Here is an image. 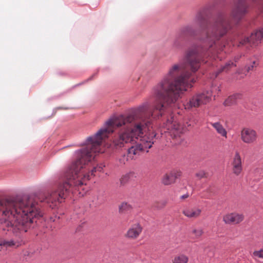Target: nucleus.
<instances>
[{
  "instance_id": "nucleus-2",
  "label": "nucleus",
  "mask_w": 263,
  "mask_h": 263,
  "mask_svg": "<svg viewBox=\"0 0 263 263\" xmlns=\"http://www.w3.org/2000/svg\"><path fill=\"white\" fill-rule=\"evenodd\" d=\"M134 120V117L129 115L126 118L121 117L110 119L107 121L104 126L100 129L94 135L88 137L86 140V147L76 151V160L72 162L65 169L62 178L65 180L59 185L57 191L46 196L41 202H46L52 208H55L66 198L68 193L73 187L81 186L86 184L85 181L90 179V175L95 176V172H102L105 165L100 164L94 167L91 172L85 174L83 168L88 162L95 158L94 154L100 153V145L103 137L113 132L112 127H120L126 123H130Z\"/></svg>"
},
{
  "instance_id": "nucleus-1",
  "label": "nucleus",
  "mask_w": 263,
  "mask_h": 263,
  "mask_svg": "<svg viewBox=\"0 0 263 263\" xmlns=\"http://www.w3.org/2000/svg\"><path fill=\"white\" fill-rule=\"evenodd\" d=\"M223 49H189L185 56L186 65L191 71L182 68L179 64L171 66L168 72L162 78L153 86L151 91V98L154 102L151 109V101H146L139 105L135 110L134 117L138 116L141 119L140 123L135 124L132 128L121 130L119 135L113 140L114 145L117 148H121L125 144L140 140L139 142L130 147L128 149V157L130 159H135L141 152L150 148L154 144L153 138L156 134H152L151 137L143 136L144 127L149 128L153 119H158L167 111V107L174 104L181 96L191 88L196 80L193 77L200 68L202 62L205 63V59L210 57L215 59L219 58L218 54ZM128 115L127 116V117ZM123 116H120V117ZM119 118L117 117V118Z\"/></svg>"
},
{
  "instance_id": "nucleus-3",
  "label": "nucleus",
  "mask_w": 263,
  "mask_h": 263,
  "mask_svg": "<svg viewBox=\"0 0 263 263\" xmlns=\"http://www.w3.org/2000/svg\"><path fill=\"white\" fill-rule=\"evenodd\" d=\"M0 229L11 232L18 239H0V246L17 248L24 243L23 235L32 227L36 219L42 216L38 206L29 196H17L16 199L0 201Z\"/></svg>"
},
{
  "instance_id": "nucleus-21",
  "label": "nucleus",
  "mask_w": 263,
  "mask_h": 263,
  "mask_svg": "<svg viewBox=\"0 0 263 263\" xmlns=\"http://www.w3.org/2000/svg\"><path fill=\"white\" fill-rule=\"evenodd\" d=\"M193 32V28L191 26H186L181 30L182 34H192Z\"/></svg>"
},
{
  "instance_id": "nucleus-16",
  "label": "nucleus",
  "mask_w": 263,
  "mask_h": 263,
  "mask_svg": "<svg viewBox=\"0 0 263 263\" xmlns=\"http://www.w3.org/2000/svg\"><path fill=\"white\" fill-rule=\"evenodd\" d=\"M236 64L234 63V62L232 61H229L228 63L226 64V65L222 67H221L220 69L218 70L216 73V76L220 73L222 71H228L230 69H231L232 68L236 67Z\"/></svg>"
},
{
  "instance_id": "nucleus-13",
  "label": "nucleus",
  "mask_w": 263,
  "mask_h": 263,
  "mask_svg": "<svg viewBox=\"0 0 263 263\" xmlns=\"http://www.w3.org/2000/svg\"><path fill=\"white\" fill-rule=\"evenodd\" d=\"M211 125L218 134L225 138L227 137V132L219 122L212 123Z\"/></svg>"
},
{
  "instance_id": "nucleus-8",
  "label": "nucleus",
  "mask_w": 263,
  "mask_h": 263,
  "mask_svg": "<svg viewBox=\"0 0 263 263\" xmlns=\"http://www.w3.org/2000/svg\"><path fill=\"white\" fill-rule=\"evenodd\" d=\"M247 12L246 0H238L232 10L233 18L238 21L242 18Z\"/></svg>"
},
{
  "instance_id": "nucleus-28",
  "label": "nucleus",
  "mask_w": 263,
  "mask_h": 263,
  "mask_svg": "<svg viewBox=\"0 0 263 263\" xmlns=\"http://www.w3.org/2000/svg\"><path fill=\"white\" fill-rule=\"evenodd\" d=\"M242 57V54H240V55H237L236 57H235L234 58V60L235 61V62H237V61L239 60V59Z\"/></svg>"
},
{
  "instance_id": "nucleus-6",
  "label": "nucleus",
  "mask_w": 263,
  "mask_h": 263,
  "mask_svg": "<svg viewBox=\"0 0 263 263\" xmlns=\"http://www.w3.org/2000/svg\"><path fill=\"white\" fill-rule=\"evenodd\" d=\"M262 38L263 27L252 33L250 37H247L241 40L239 43L238 46L246 45L247 43H249L250 44L254 46H257L260 43Z\"/></svg>"
},
{
  "instance_id": "nucleus-10",
  "label": "nucleus",
  "mask_w": 263,
  "mask_h": 263,
  "mask_svg": "<svg viewBox=\"0 0 263 263\" xmlns=\"http://www.w3.org/2000/svg\"><path fill=\"white\" fill-rule=\"evenodd\" d=\"M142 230L143 227L140 223L136 222L129 227L125 234V237L130 240H135L141 235Z\"/></svg>"
},
{
  "instance_id": "nucleus-29",
  "label": "nucleus",
  "mask_w": 263,
  "mask_h": 263,
  "mask_svg": "<svg viewBox=\"0 0 263 263\" xmlns=\"http://www.w3.org/2000/svg\"><path fill=\"white\" fill-rule=\"evenodd\" d=\"M174 46H175V47H178V44H177V42H176V41H175V42H174Z\"/></svg>"
},
{
  "instance_id": "nucleus-20",
  "label": "nucleus",
  "mask_w": 263,
  "mask_h": 263,
  "mask_svg": "<svg viewBox=\"0 0 263 263\" xmlns=\"http://www.w3.org/2000/svg\"><path fill=\"white\" fill-rule=\"evenodd\" d=\"M252 257L256 259L257 258L263 259V249L254 251L252 254Z\"/></svg>"
},
{
  "instance_id": "nucleus-15",
  "label": "nucleus",
  "mask_w": 263,
  "mask_h": 263,
  "mask_svg": "<svg viewBox=\"0 0 263 263\" xmlns=\"http://www.w3.org/2000/svg\"><path fill=\"white\" fill-rule=\"evenodd\" d=\"M188 261V256L184 254L175 255L172 260V263H187Z\"/></svg>"
},
{
  "instance_id": "nucleus-31",
  "label": "nucleus",
  "mask_w": 263,
  "mask_h": 263,
  "mask_svg": "<svg viewBox=\"0 0 263 263\" xmlns=\"http://www.w3.org/2000/svg\"><path fill=\"white\" fill-rule=\"evenodd\" d=\"M217 88H218V91H220V89H219V87H217Z\"/></svg>"
},
{
  "instance_id": "nucleus-19",
  "label": "nucleus",
  "mask_w": 263,
  "mask_h": 263,
  "mask_svg": "<svg viewBox=\"0 0 263 263\" xmlns=\"http://www.w3.org/2000/svg\"><path fill=\"white\" fill-rule=\"evenodd\" d=\"M192 233L194 235L195 238H199L203 234V231L201 228L194 229L192 230Z\"/></svg>"
},
{
  "instance_id": "nucleus-17",
  "label": "nucleus",
  "mask_w": 263,
  "mask_h": 263,
  "mask_svg": "<svg viewBox=\"0 0 263 263\" xmlns=\"http://www.w3.org/2000/svg\"><path fill=\"white\" fill-rule=\"evenodd\" d=\"M162 182L165 185H168L175 182L171 173L165 174L162 180Z\"/></svg>"
},
{
  "instance_id": "nucleus-14",
  "label": "nucleus",
  "mask_w": 263,
  "mask_h": 263,
  "mask_svg": "<svg viewBox=\"0 0 263 263\" xmlns=\"http://www.w3.org/2000/svg\"><path fill=\"white\" fill-rule=\"evenodd\" d=\"M242 94L239 93H235L230 96L224 102L225 105H230L234 104L238 100L242 98Z\"/></svg>"
},
{
  "instance_id": "nucleus-25",
  "label": "nucleus",
  "mask_w": 263,
  "mask_h": 263,
  "mask_svg": "<svg viewBox=\"0 0 263 263\" xmlns=\"http://www.w3.org/2000/svg\"><path fill=\"white\" fill-rule=\"evenodd\" d=\"M196 176L199 179H202L205 177V173L203 171H200L196 174Z\"/></svg>"
},
{
  "instance_id": "nucleus-4",
  "label": "nucleus",
  "mask_w": 263,
  "mask_h": 263,
  "mask_svg": "<svg viewBox=\"0 0 263 263\" xmlns=\"http://www.w3.org/2000/svg\"><path fill=\"white\" fill-rule=\"evenodd\" d=\"M212 96L213 92L211 90H203L197 93L183 103L184 108L191 110L205 105L211 101Z\"/></svg>"
},
{
  "instance_id": "nucleus-7",
  "label": "nucleus",
  "mask_w": 263,
  "mask_h": 263,
  "mask_svg": "<svg viewBox=\"0 0 263 263\" xmlns=\"http://www.w3.org/2000/svg\"><path fill=\"white\" fill-rule=\"evenodd\" d=\"M232 172L236 176H240L243 170L242 160L238 151L235 152L231 163Z\"/></svg>"
},
{
  "instance_id": "nucleus-12",
  "label": "nucleus",
  "mask_w": 263,
  "mask_h": 263,
  "mask_svg": "<svg viewBox=\"0 0 263 263\" xmlns=\"http://www.w3.org/2000/svg\"><path fill=\"white\" fill-rule=\"evenodd\" d=\"M182 213L189 218L196 219L200 216L201 210L197 208H187L183 210Z\"/></svg>"
},
{
  "instance_id": "nucleus-26",
  "label": "nucleus",
  "mask_w": 263,
  "mask_h": 263,
  "mask_svg": "<svg viewBox=\"0 0 263 263\" xmlns=\"http://www.w3.org/2000/svg\"><path fill=\"white\" fill-rule=\"evenodd\" d=\"M255 61H253L252 64L250 65L246 66L247 71L248 72H249L250 70H253V68L255 66Z\"/></svg>"
},
{
  "instance_id": "nucleus-11",
  "label": "nucleus",
  "mask_w": 263,
  "mask_h": 263,
  "mask_svg": "<svg viewBox=\"0 0 263 263\" xmlns=\"http://www.w3.org/2000/svg\"><path fill=\"white\" fill-rule=\"evenodd\" d=\"M243 218L242 214L234 212L226 214L223 217V221L226 224H236L242 221Z\"/></svg>"
},
{
  "instance_id": "nucleus-5",
  "label": "nucleus",
  "mask_w": 263,
  "mask_h": 263,
  "mask_svg": "<svg viewBox=\"0 0 263 263\" xmlns=\"http://www.w3.org/2000/svg\"><path fill=\"white\" fill-rule=\"evenodd\" d=\"M194 124V121L190 120L189 122H186L183 127L175 120L173 117H171V119H168L165 123V128H166V131H164V132H168L172 137L176 138L180 136L187 127L193 126Z\"/></svg>"
},
{
  "instance_id": "nucleus-27",
  "label": "nucleus",
  "mask_w": 263,
  "mask_h": 263,
  "mask_svg": "<svg viewBox=\"0 0 263 263\" xmlns=\"http://www.w3.org/2000/svg\"><path fill=\"white\" fill-rule=\"evenodd\" d=\"M189 195L187 193V194H184L182 196H181L180 197V198L182 199H184L187 198V197H189Z\"/></svg>"
},
{
  "instance_id": "nucleus-30",
  "label": "nucleus",
  "mask_w": 263,
  "mask_h": 263,
  "mask_svg": "<svg viewBox=\"0 0 263 263\" xmlns=\"http://www.w3.org/2000/svg\"><path fill=\"white\" fill-rule=\"evenodd\" d=\"M50 220L52 221L53 222H54V221H56V219H53V218H50Z\"/></svg>"
},
{
  "instance_id": "nucleus-9",
  "label": "nucleus",
  "mask_w": 263,
  "mask_h": 263,
  "mask_svg": "<svg viewBox=\"0 0 263 263\" xmlns=\"http://www.w3.org/2000/svg\"><path fill=\"white\" fill-rule=\"evenodd\" d=\"M241 140L246 144H252L256 141L257 134L256 132L250 128H243L240 133Z\"/></svg>"
},
{
  "instance_id": "nucleus-24",
  "label": "nucleus",
  "mask_w": 263,
  "mask_h": 263,
  "mask_svg": "<svg viewBox=\"0 0 263 263\" xmlns=\"http://www.w3.org/2000/svg\"><path fill=\"white\" fill-rule=\"evenodd\" d=\"M130 174H126L123 175L120 179V182L122 184H124L127 183L130 179Z\"/></svg>"
},
{
  "instance_id": "nucleus-23",
  "label": "nucleus",
  "mask_w": 263,
  "mask_h": 263,
  "mask_svg": "<svg viewBox=\"0 0 263 263\" xmlns=\"http://www.w3.org/2000/svg\"><path fill=\"white\" fill-rule=\"evenodd\" d=\"M129 159H130L129 157H128V154H127V155H123L119 158V161L120 164H125Z\"/></svg>"
},
{
  "instance_id": "nucleus-22",
  "label": "nucleus",
  "mask_w": 263,
  "mask_h": 263,
  "mask_svg": "<svg viewBox=\"0 0 263 263\" xmlns=\"http://www.w3.org/2000/svg\"><path fill=\"white\" fill-rule=\"evenodd\" d=\"M170 173L172 175L174 181H176V180L179 178L182 175V172L180 170H174Z\"/></svg>"
},
{
  "instance_id": "nucleus-18",
  "label": "nucleus",
  "mask_w": 263,
  "mask_h": 263,
  "mask_svg": "<svg viewBox=\"0 0 263 263\" xmlns=\"http://www.w3.org/2000/svg\"><path fill=\"white\" fill-rule=\"evenodd\" d=\"M132 209V206L127 203H122L119 206V212L120 213H124L130 211Z\"/></svg>"
}]
</instances>
